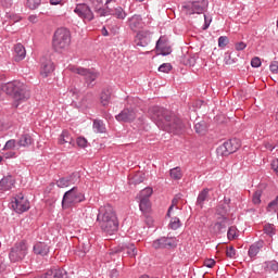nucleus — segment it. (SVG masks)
<instances>
[{
	"label": "nucleus",
	"mask_w": 278,
	"mask_h": 278,
	"mask_svg": "<svg viewBox=\"0 0 278 278\" xmlns=\"http://www.w3.org/2000/svg\"><path fill=\"white\" fill-rule=\"evenodd\" d=\"M148 115L159 129L168 134H181L184 131V122L173 112L163 106H151L148 110Z\"/></svg>",
	"instance_id": "f257e3e1"
},
{
	"label": "nucleus",
	"mask_w": 278,
	"mask_h": 278,
	"mask_svg": "<svg viewBox=\"0 0 278 278\" xmlns=\"http://www.w3.org/2000/svg\"><path fill=\"white\" fill-rule=\"evenodd\" d=\"M97 223L102 233L114 236V233L118 231V216L116 215L114 206L111 204L100 206Z\"/></svg>",
	"instance_id": "f03ea898"
},
{
	"label": "nucleus",
	"mask_w": 278,
	"mask_h": 278,
	"mask_svg": "<svg viewBox=\"0 0 278 278\" xmlns=\"http://www.w3.org/2000/svg\"><path fill=\"white\" fill-rule=\"evenodd\" d=\"M5 94L13 97L15 101H27L30 97L29 89L27 86L18 80H13L7 83Z\"/></svg>",
	"instance_id": "7ed1b4c3"
},
{
	"label": "nucleus",
	"mask_w": 278,
	"mask_h": 278,
	"mask_svg": "<svg viewBox=\"0 0 278 278\" xmlns=\"http://www.w3.org/2000/svg\"><path fill=\"white\" fill-rule=\"evenodd\" d=\"M68 47H71V30L64 27L58 28L52 38V48L56 53H62Z\"/></svg>",
	"instance_id": "20e7f679"
},
{
	"label": "nucleus",
	"mask_w": 278,
	"mask_h": 278,
	"mask_svg": "<svg viewBox=\"0 0 278 278\" xmlns=\"http://www.w3.org/2000/svg\"><path fill=\"white\" fill-rule=\"evenodd\" d=\"M86 201V195L79 191L77 187H73L66 191L62 199L63 210H70V207H75V205Z\"/></svg>",
	"instance_id": "39448f33"
},
{
	"label": "nucleus",
	"mask_w": 278,
	"mask_h": 278,
	"mask_svg": "<svg viewBox=\"0 0 278 278\" xmlns=\"http://www.w3.org/2000/svg\"><path fill=\"white\" fill-rule=\"evenodd\" d=\"M29 248L25 241L16 242L10 250L9 260L13 264L16 262H23L27 257Z\"/></svg>",
	"instance_id": "423d86ee"
},
{
	"label": "nucleus",
	"mask_w": 278,
	"mask_h": 278,
	"mask_svg": "<svg viewBox=\"0 0 278 278\" xmlns=\"http://www.w3.org/2000/svg\"><path fill=\"white\" fill-rule=\"evenodd\" d=\"M72 71L73 73H76V75H81V77H84L87 88H94V81H97L99 77L98 72L84 67H73Z\"/></svg>",
	"instance_id": "0eeeda50"
},
{
	"label": "nucleus",
	"mask_w": 278,
	"mask_h": 278,
	"mask_svg": "<svg viewBox=\"0 0 278 278\" xmlns=\"http://www.w3.org/2000/svg\"><path fill=\"white\" fill-rule=\"evenodd\" d=\"M240 147H242V144L240 143V139H230L228 141H225L222 146L217 148V155L227 157V155L236 153V151H238Z\"/></svg>",
	"instance_id": "6e6552de"
},
{
	"label": "nucleus",
	"mask_w": 278,
	"mask_h": 278,
	"mask_svg": "<svg viewBox=\"0 0 278 278\" xmlns=\"http://www.w3.org/2000/svg\"><path fill=\"white\" fill-rule=\"evenodd\" d=\"M11 207L14 210V212H16V214H23L29 210V200L25 199L23 193H18L13 198Z\"/></svg>",
	"instance_id": "1a4fd4ad"
},
{
	"label": "nucleus",
	"mask_w": 278,
	"mask_h": 278,
	"mask_svg": "<svg viewBox=\"0 0 278 278\" xmlns=\"http://www.w3.org/2000/svg\"><path fill=\"white\" fill-rule=\"evenodd\" d=\"M152 249H177V239L175 237H161L152 242Z\"/></svg>",
	"instance_id": "9d476101"
},
{
	"label": "nucleus",
	"mask_w": 278,
	"mask_h": 278,
	"mask_svg": "<svg viewBox=\"0 0 278 278\" xmlns=\"http://www.w3.org/2000/svg\"><path fill=\"white\" fill-rule=\"evenodd\" d=\"M118 253H124L123 257H125V255L128 257H136L138 255V249H136V244L134 243H122L114 248L110 255H116Z\"/></svg>",
	"instance_id": "9b49d317"
},
{
	"label": "nucleus",
	"mask_w": 278,
	"mask_h": 278,
	"mask_svg": "<svg viewBox=\"0 0 278 278\" xmlns=\"http://www.w3.org/2000/svg\"><path fill=\"white\" fill-rule=\"evenodd\" d=\"M74 13L79 16L83 21H87L88 23L94 21V13L92 9L86 3H78L74 9Z\"/></svg>",
	"instance_id": "f8f14e48"
},
{
	"label": "nucleus",
	"mask_w": 278,
	"mask_h": 278,
	"mask_svg": "<svg viewBox=\"0 0 278 278\" xmlns=\"http://www.w3.org/2000/svg\"><path fill=\"white\" fill-rule=\"evenodd\" d=\"M80 179L79 172H74L68 176L61 177L56 180L58 188H68V186H75Z\"/></svg>",
	"instance_id": "ddd939ff"
},
{
	"label": "nucleus",
	"mask_w": 278,
	"mask_h": 278,
	"mask_svg": "<svg viewBox=\"0 0 278 278\" xmlns=\"http://www.w3.org/2000/svg\"><path fill=\"white\" fill-rule=\"evenodd\" d=\"M115 118L118 123H134L136 121V111L134 109H124Z\"/></svg>",
	"instance_id": "4468645a"
},
{
	"label": "nucleus",
	"mask_w": 278,
	"mask_h": 278,
	"mask_svg": "<svg viewBox=\"0 0 278 278\" xmlns=\"http://www.w3.org/2000/svg\"><path fill=\"white\" fill-rule=\"evenodd\" d=\"M150 42H151V31L141 30L137 33L135 37V45L137 47H149Z\"/></svg>",
	"instance_id": "2eb2a0df"
},
{
	"label": "nucleus",
	"mask_w": 278,
	"mask_h": 278,
	"mask_svg": "<svg viewBox=\"0 0 278 278\" xmlns=\"http://www.w3.org/2000/svg\"><path fill=\"white\" fill-rule=\"evenodd\" d=\"M229 225V219L227 216L219 217L217 222L213 226L214 233L220 235L227 231V227Z\"/></svg>",
	"instance_id": "dca6fc26"
},
{
	"label": "nucleus",
	"mask_w": 278,
	"mask_h": 278,
	"mask_svg": "<svg viewBox=\"0 0 278 278\" xmlns=\"http://www.w3.org/2000/svg\"><path fill=\"white\" fill-rule=\"evenodd\" d=\"M184 9L187 10V14H203L205 7L201 2H190L189 4L184 5Z\"/></svg>",
	"instance_id": "f3484780"
},
{
	"label": "nucleus",
	"mask_w": 278,
	"mask_h": 278,
	"mask_svg": "<svg viewBox=\"0 0 278 278\" xmlns=\"http://www.w3.org/2000/svg\"><path fill=\"white\" fill-rule=\"evenodd\" d=\"M127 24L131 31H138V29H142V26L144 25V23H142V16L140 15H132L128 18Z\"/></svg>",
	"instance_id": "a211bd4d"
},
{
	"label": "nucleus",
	"mask_w": 278,
	"mask_h": 278,
	"mask_svg": "<svg viewBox=\"0 0 278 278\" xmlns=\"http://www.w3.org/2000/svg\"><path fill=\"white\" fill-rule=\"evenodd\" d=\"M264 249V240H258L250 245L248 255L251 260L257 257L258 253Z\"/></svg>",
	"instance_id": "6ab92c4d"
},
{
	"label": "nucleus",
	"mask_w": 278,
	"mask_h": 278,
	"mask_svg": "<svg viewBox=\"0 0 278 278\" xmlns=\"http://www.w3.org/2000/svg\"><path fill=\"white\" fill-rule=\"evenodd\" d=\"M14 184H16V181L12 175L5 176L0 180V190L3 192H7V190H12V188H14Z\"/></svg>",
	"instance_id": "aec40b11"
},
{
	"label": "nucleus",
	"mask_w": 278,
	"mask_h": 278,
	"mask_svg": "<svg viewBox=\"0 0 278 278\" xmlns=\"http://www.w3.org/2000/svg\"><path fill=\"white\" fill-rule=\"evenodd\" d=\"M26 55L27 51L25 50V46L22 43H16L14 46V61L22 62V60H25Z\"/></svg>",
	"instance_id": "412c9836"
},
{
	"label": "nucleus",
	"mask_w": 278,
	"mask_h": 278,
	"mask_svg": "<svg viewBox=\"0 0 278 278\" xmlns=\"http://www.w3.org/2000/svg\"><path fill=\"white\" fill-rule=\"evenodd\" d=\"M92 8L98 16H110L109 8L103 9V2L101 0H93Z\"/></svg>",
	"instance_id": "4be33fe9"
},
{
	"label": "nucleus",
	"mask_w": 278,
	"mask_h": 278,
	"mask_svg": "<svg viewBox=\"0 0 278 278\" xmlns=\"http://www.w3.org/2000/svg\"><path fill=\"white\" fill-rule=\"evenodd\" d=\"M33 251L35 255H41V257H45V255H49V245L45 242H37Z\"/></svg>",
	"instance_id": "5701e85b"
},
{
	"label": "nucleus",
	"mask_w": 278,
	"mask_h": 278,
	"mask_svg": "<svg viewBox=\"0 0 278 278\" xmlns=\"http://www.w3.org/2000/svg\"><path fill=\"white\" fill-rule=\"evenodd\" d=\"M46 278H67V273L62 268L50 269L46 273Z\"/></svg>",
	"instance_id": "b1692460"
},
{
	"label": "nucleus",
	"mask_w": 278,
	"mask_h": 278,
	"mask_svg": "<svg viewBox=\"0 0 278 278\" xmlns=\"http://www.w3.org/2000/svg\"><path fill=\"white\" fill-rule=\"evenodd\" d=\"M208 197H210V189L208 188H204L198 194V199H197L195 205H198L199 207H201V210H203V205H205V201H206V199H208Z\"/></svg>",
	"instance_id": "393cba45"
},
{
	"label": "nucleus",
	"mask_w": 278,
	"mask_h": 278,
	"mask_svg": "<svg viewBox=\"0 0 278 278\" xmlns=\"http://www.w3.org/2000/svg\"><path fill=\"white\" fill-rule=\"evenodd\" d=\"M54 66H53V62L51 61H46L41 63V71H40V75H42L43 77H49V75H51V72L54 71Z\"/></svg>",
	"instance_id": "a878e982"
},
{
	"label": "nucleus",
	"mask_w": 278,
	"mask_h": 278,
	"mask_svg": "<svg viewBox=\"0 0 278 278\" xmlns=\"http://www.w3.org/2000/svg\"><path fill=\"white\" fill-rule=\"evenodd\" d=\"M165 45H166V41L164 39L160 38L156 41L155 49H156V51H161L160 52L161 55H170V48H166Z\"/></svg>",
	"instance_id": "bb28decb"
},
{
	"label": "nucleus",
	"mask_w": 278,
	"mask_h": 278,
	"mask_svg": "<svg viewBox=\"0 0 278 278\" xmlns=\"http://www.w3.org/2000/svg\"><path fill=\"white\" fill-rule=\"evenodd\" d=\"M139 210L142 212V214H149L151 210V200L147 198H139Z\"/></svg>",
	"instance_id": "cd10ccee"
},
{
	"label": "nucleus",
	"mask_w": 278,
	"mask_h": 278,
	"mask_svg": "<svg viewBox=\"0 0 278 278\" xmlns=\"http://www.w3.org/2000/svg\"><path fill=\"white\" fill-rule=\"evenodd\" d=\"M108 11L109 14H112L113 16H115V18H119L123 21L127 17V13L121 7L115 8L114 11L109 8Z\"/></svg>",
	"instance_id": "c85d7f7f"
},
{
	"label": "nucleus",
	"mask_w": 278,
	"mask_h": 278,
	"mask_svg": "<svg viewBox=\"0 0 278 278\" xmlns=\"http://www.w3.org/2000/svg\"><path fill=\"white\" fill-rule=\"evenodd\" d=\"M17 144L20 147H31V144H34V139L30 135L25 134L21 136V138L17 141Z\"/></svg>",
	"instance_id": "c756f323"
},
{
	"label": "nucleus",
	"mask_w": 278,
	"mask_h": 278,
	"mask_svg": "<svg viewBox=\"0 0 278 278\" xmlns=\"http://www.w3.org/2000/svg\"><path fill=\"white\" fill-rule=\"evenodd\" d=\"M110 99H112V92L110 91V89L102 90L100 94V101L102 105H110Z\"/></svg>",
	"instance_id": "7c9ffc66"
},
{
	"label": "nucleus",
	"mask_w": 278,
	"mask_h": 278,
	"mask_svg": "<svg viewBox=\"0 0 278 278\" xmlns=\"http://www.w3.org/2000/svg\"><path fill=\"white\" fill-rule=\"evenodd\" d=\"M264 269L266 273H277L278 271V262L277 261H266L264 263Z\"/></svg>",
	"instance_id": "2f4dec72"
},
{
	"label": "nucleus",
	"mask_w": 278,
	"mask_h": 278,
	"mask_svg": "<svg viewBox=\"0 0 278 278\" xmlns=\"http://www.w3.org/2000/svg\"><path fill=\"white\" fill-rule=\"evenodd\" d=\"M93 129L96 134H105V124L101 119H94Z\"/></svg>",
	"instance_id": "473e14b6"
},
{
	"label": "nucleus",
	"mask_w": 278,
	"mask_h": 278,
	"mask_svg": "<svg viewBox=\"0 0 278 278\" xmlns=\"http://www.w3.org/2000/svg\"><path fill=\"white\" fill-rule=\"evenodd\" d=\"M169 177L175 179V181H179L181 177H184V173H181V167H174L169 170Z\"/></svg>",
	"instance_id": "72a5a7b5"
},
{
	"label": "nucleus",
	"mask_w": 278,
	"mask_h": 278,
	"mask_svg": "<svg viewBox=\"0 0 278 278\" xmlns=\"http://www.w3.org/2000/svg\"><path fill=\"white\" fill-rule=\"evenodd\" d=\"M194 129L200 136H204L205 131H207V123L205 121H201L194 125Z\"/></svg>",
	"instance_id": "f704fd0d"
},
{
	"label": "nucleus",
	"mask_w": 278,
	"mask_h": 278,
	"mask_svg": "<svg viewBox=\"0 0 278 278\" xmlns=\"http://www.w3.org/2000/svg\"><path fill=\"white\" fill-rule=\"evenodd\" d=\"M233 52L227 51L224 54V62L227 65L236 64L238 62L237 58H233Z\"/></svg>",
	"instance_id": "c9c22d12"
},
{
	"label": "nucleus",
	"mask_w": 278,
	"mask_h": 278,
	"mask_svg": "<svg viewBox=\"0 0 278 278\" xmlns=\"http://www.w3.org/2000/svg\"><path fill=\"white\" fill-rule=\"evenodd\" d=\"M72 144L73 143V137L68 134V131L64 130L60 138V144Z\"/></svg>",
	"instance_id": "e433bc0d"
},
{
	"label": "nucleus",
	"mask_w": 278,
	"mask_h": 278,
	"mask_svg": "<svg viewBox=\"0 0 278 278\" xmlns=\"http://www.w3.org/2000/svg\"><path fill=\"white\" fill-rule=\"evenodd\" d=\"M185 66H194L197 64V55H187L182 59Z\"/></svg>",
	"instance_id": "4c0bfd02"
},
{
	"label": "nucleus",
	"mask_w": 278,
	"mask_h": 278,
	"mask_svg": "<svg viewBox=\"0 0 278 278\" xmlns=\"http://www.w3.org/2000/svg\"><path fill=\"white\" fill-rule=\"evenodd\" d=\"M262 194H263V191L262 189H257L253 195H252V202L254 205H260V203H262Z\"/></svg>",
	"instance_id": "58836bf2"
},
{
	"label": "nucleus",
	"mask_w": 278,
	"mask_h": 278,
	"mask_svg": "<svg viewBox=\"0 0 278 278\" xmlns=\"http://www.w3.org/2000/svg\"><path fill=\"white\" fill-rule=\"evenodd\" d=\"M181 227V220L179 217H172L169 222V228H172L174 231H177Z\"/></svg>",
	"instance_id": "ea45409f"
},
{
	"label": "nucleus",
	"mask_w": 278,
	"mask_h": 278,
	"mask_svg": "<svg viewBox=\"0 0 278 278\" xmlns=\"http://www.w3.org/2000/svg\"><path fill=\"white\" fill-rule=\"evenodd\" d=\"M230 206H228L227 204H223V202L217 206L216 208V214H218V216H225V214H227V212H229Z\"/></svg>",
	"instance_id": "a19ab883"
},
{
	"label": "nucleus",
	"mask_w": 278,
	"mask_h": 278,
	"mask_svg": "<svg viewBox=\"0 0 278 278\" xmlns=\"http://www.w3.org/2000/svg\"><path fill=\"white\" fill-rule=\"evenodd\" d=\"M151 194H153V188L147 187L146 189L140 191L139 199H150Z\"/></svg>",
	"instance_id": "79ce46f5"
},
{
	"label": "nucleus",
	"mask_w": 278,
	"mask_h": 278,
	"mask_svg": "<svg viewBox=\"0 0 278 278\" xmlns=\"http://www.w3.org/2000/svg\"><path fill=\"white\" fill-rule=\"evenodd\" d=\"M263 231H264V233H266L267 236H269L270 238H273V236H275V233H276L275 225H273V224H266V225L264 226Z\"/></svg>",
	"instance_id": "37998d69"
},
{
	"label": "nucleus",
	"mask_w": 278,
	"mask_h": 278,
	"mask_svg": "<svg viewBox=\"0 0 278 278\" xmlns=\"http://www.w3.org/2000/svg\"><path fill=\"white\" fill-rule=\"evenodd\" d=\"M237 231L238 228H236V226H230L227 232L228 240H236V238H238Z\"/></svg>",
	"instance_id": "c03bdc74"
},
{
	"label": "nucleus",
	"mask_w": 278,
	"mask_h": 278,
	"mask_svg": "<svg viewBox=\"0 0 278 278\" xmlns=\"http://www.w3.org/2000/svg\"><path fill=\"white\" fill-rule=\"evenodd\" d=\"M42 0H27L26 5L29 10H37Z\"/></svg>",
	"instance_id": "a18cd8bd"
},
{
	"label": "nucleus",
	"mask_w": 278,
	"mask_h": 278,
	"mask_svg": "<svg viewBox=\"0 0 278 278\" xmlns=\"http://www.w3.org/2000/svg\"><path fill=\"white\" fill-rule=\"evenodd\" d=\"M227 45H229V37L227 36H220L218 38V47L220 49H225V47H227Z\"/></svg>",
	"instance_id": "49530a36"
},
{
	"label": "nucleus",
	"mask_w": 278,
	"mask_h": 278,
	"mask_svg": "<svg viewBox=\"0 0 278 278\" xmlns=\"http://www.w3.org/2000/svg\"><path fill=\"white\" fill-rule=\"evenodd\" d=\"M170 71H173V65H170V63H163L159 66L160 73H170Z\"/></svg>",
	"instance_id": "de8ad7c7"
},
{
	"label": "nucleus",
	"mask_w": 278,
	"mask_h": 278,
	"mask_svg": "<svg viewBox=\"0 0 278 278\" xmlns=\"http://www.w3.org/2000/svg\"><path fill=\"white\" fill-rule=\"evenodd\" d=\"M226 256L229 257V260H236V248L232 245L228 247L226 250Z\"/></svg>",
	"instance_id": "09e8293b"
},
{
	"label": "nucleus",
	"mask_w": 278,
	"mask_h": 278,
	"mask_svg": "<svg viewBox=\"0 0 278 278\" xmlns=\"http://www.w3.org/2000/svg\"><path fill=\"white\" fill-rule=\"evenodd\" d=\"M76 143L80 149H86L88 147V140L84 137H78Z\"/></svg>",
	"instance_id": "8fccbe9b"
},
{
	"label": "nucleus",
	"mask_w": 278,
	"mask_h": 278,
	"mask_svg": "<svg viewBox=\"0 0 278 278\" xmlns=\"http://www.w3.org/2000/svg\"><path fill=\"white\" fill-rule=\"evenodd\" d=\"M142 181H144V174H136L132 177V184H135V186H138V184H142Z\"/></svg>",
	"instance_id": "3c124183"
},
{
	"label": "nucleus",
	"mask_w": 278,
	"mask_h": 278,
	"mask_svg": "<svg viewBox=\"0 0 278 278\" xmlns=\"http://www.w3.org/2000/svg\"><path fill=\"white\" fill-rule=\"evenodd\" d=\"M251 66L252 68H260V66H262V60L258 56H254L251 60Z\"/></svg>",
	"instance_id": "603ef678"
},
{
	"label": "nucleus",
	"mask_w": 278,
	"mask_h": 278,
	"mask_svg": "<svg viewBox=\"0 0 278 278\" xmlns=\"http://www.w3.org/2000/svg\"><path fill=\"white\" fill-rule=\"evenodd\" d=\"M15 147H16V140L11 139V140L7 141V143L4 144L3 150L9 151V149H14Z\"/></svg>",
	"instance_id": "864d4df0"
},
{
	"label": "nucleus",
	"mask_w": 278,
	"mask_h": 278,
	"mask_svg": "<svg viewBox=\"0 0 278 278\" xmlns=\"http://www.w3.org/2000/svg\"><path fill=\"white\" fill-rule=\"evenodd\" d=\"M177 203H179V198H174L172 200V205L168 207V211L166 214V216H168V218H170V212H173V208L175 207V205H177Z\"/></svg>",
	"instance_id": "5fc2aeb1"
},
{
	"label": "nucleus",
	"mask_w": 278,
	"mask_h": 278,
	"mask_svg": "<svg viewBox=\"0 0 278 278\" xmlns=\"http://www.w3.org/2000/svg\"><path fill=\"white\" fill-rule=\"evenodd\" d=\"M267 207L268 210H278V195L275 198V200L268 203Z\"/></svg>",
	"instance_id": "6e6d98bb"
},
{
	"label": "nucleus",
	"mask_w": 278,
	"mask_h": 278,
	"mask_svg": "<svg viewBox=\"0 0 278 278\" xmlns=\"http://www.w3.org/2000/svg\"><path fill=\"white\" fill-rule=\"evenodd\" d=\"M204 266H206V268H214V266H216V261L213 258H206L204 261Z\"/></svg>",
	"instance_id": "4d7b16f0"
},
{
	"label": "nucleus",
	"mask_w": 278,
	"mask_h": 278,
	"mask_svg": "<svg viewBox=\"0 0 278 278\" xmlns=\"http://www.w3.org/2000/svg\"><path fill=\"white\" fill-rule=\"evenodd\" d=\"M235 49L236 51H244L247 49V43H244V41L237 42Z\"/></svg>",
	"instance_id": "13d9d810"
},
{
	"label": "nucleus",
	"mask_w": 278,
	"mask_h": 278,
	"mask_svg": "<svg viewBox=\"0 0 278 278\" xmlns=\"http://www.w3.org/2000/svg\"><path fill=\"white\" fill-rule=\"evenodd\" d=\"M212 23V17H207V15L204 14V25L202 27V29H208L210 25Z\"/></svg>",
	"instance_id": "bf43d9fd"
},
{
	"label": "nucleus",
	"mask_w": 278,
	"mask_h": 278,
	"mask_svg": "<svg viewBox=\"0 0 278 278\" xmlns=\"http://www.w3.org/2000/svg\"><path fill=\"white\" fill-rule=\"evenodd\" d=\"M269 71L274 74L278 73V62L274 61L270 65H269Z\"/></svg>",
	"instance_id": "052dcab7"
},
{
	"label": "nucleus",
	"mask_w": 278,
	"mask_h": 278,
	"mask_svg": "<svg viewBox=\"0 0 278 278\" xmlns=\"http://www.w3.org/2000/svg\"><path fill=\"white\" fill-rule=\"evenodd\" d=\"M271 168L276 173V175H278V159L273 161Z\"/></svg>",
	"instance_id": "680f3d73"
},
{
	"label": "nucleus",
	"mask_w": 278,
	"mask_h": 278,
	"mask_svg": "<svg viewBox=\"0 0 278 278\" xmlns=\"http://www.w3.org/2000/svg\"><path fill=\"white\" fill-rule=\"evenodd\" d=\"M224 205H227L229 207V204L231 203V199L225 197L224 201L222 202Z\"/></svg>",
	"instance_id": "e2e57ef3"
},
{
	"label": "nucleus",
	"mask_w": 278,
	"mask_h": 278,
	"mask_svg": "<svg viewBox=\"0 0 278 278\" xmlns=\"http://www.w3.org/2000/svg\"><path fill=\"white\" fill-rule=\"evenodd\" d=\"M5 157L7 159H10V157H16V152H9L5 154Z\"/></svg>",
	"instance_id": "0e129e2a"
},
{
	"label": "nucleus",
	"mask_w": 278,
	"mask_h": 278,
	"mask_svg": "<svg viewBox=\"0 0 278 278\" xmlns=\"http://www.w3.org/2000/svg\"><path fill=\"white\" fill-rule=\"evenodd\" d=\"M51 5H60L62 3V0H50Z\"/></svg>",
	"instance_id": "69168bd1"
},
{
	"label": "nucleus",
	"mask_w": 278,
	"mask_h": 278,
	"mask_svg": "<svg viewBox=\"0 0 278 278\" xmlns=\"http://www.w3.org/2000/svg\"><path fill=\"white\" fill-rule=\"evenodd\" d=\"M102 36H110V33L108 31V28H102Z\"/></svg>",
	"instance_id": "338daca9"
},
{
	"label": "nucleus",
	"mask_w": 278,
	"mask_h": 278,
	"mask_svg": "<svg viewBox=\"0 0 278 278\" xmlns=\"http://www.w3.org/2000/svg\"><path fill=\"white\" fill-rule=\"evenodd\" d=\"M266 149H268L269 151H274L275 147H273V144H270V143H267Z\"/></svg>",
	"instance_id": "774afa93"
}]
</instances>
